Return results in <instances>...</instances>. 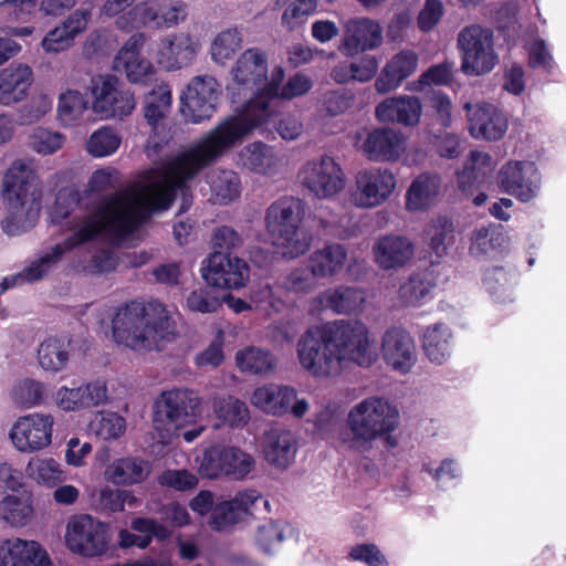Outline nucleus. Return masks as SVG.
I'll use <instances>...</instances> for the list:
<instances>
[{
  "label": "nucleus",
  "mask_w": 566,
  "mask_h": 566,
  "mask_svg": "<svg viewBox=\"0 0 566 566\" xmlns=\"http://www.w3.org/2000/svg\"><path fill=\"white\" fill-rule=\"evenodd\" d=\"M296 451L297 440L292 431L274 428L265 432L263 455L269 464L286 469L293 463Z\"/></svg>",
  "instance_id": "obj_31"
},
{
  "label": "nucleus",
  "mask_w": 566,
  "mask_h": 566,
  "mask_svg": "<svg viewBox=\"0 0 566 566\" xmlns=\"http://www.w3.org/2000/svg\"><path fill=\"white\" fill-rule=\"evenodd\" d=\"M254 464L253 457L240 448L217 444L205 450L199 473L208 479L221 475L243 479L253 470Z\"/></svg>",
  "instance_id": "obj_15"
},
{
  "label": "nucleus",
  "mask_w": 566,
  "mask_h": 566,
  "mask_svg": "<svg viewBox=\"0 0 566 566\" xmlns=\"http://www.w3.org/2000/svg\"><path fill=\"white\" fill-rule=\"evenodd\" d=\"M243 166L256 174H270L276 165L273 149L263 142H253L244 147Z\"/></svg>",
  "instance_id": "obj_48"
},
{
  "label": "nucleus",
  "mask_w": 566,
  "mask_h": 566,
  "mask_svg": "<svg viewBox=\"0 0 566 566\" xmlns=\"http://www.w3.org/2000/svg\"><path fill=\"white\" fill-rule=\"evenodd\" d=\"M45 387L42 382L25 378L20 380L12 390V399L18 406L30 408L43 401Z\"/></svg>",
  "instance_id": "obj_59"
},
{
  "label": "nucleus",
  "mask_w": 566,
  "mask_h": 566,
  "mask_svg": "<svg viewBox=\"0 0 566 566\" xmlns=\"http://www.w3.org/2000/svg\"><path fill=\"white\" fill-rule=\"evenodd\" d=\"M206 282L224 290H238L245 286L250 277L248 263L232 252L213 251L202 269Z\"/></svg>",
  "instance_id": "obj_16"
},
{
  "label": "nucleus",
  "mask_w": 566,
  "mask_h": 566,
  "mask_svg": "<svg viewBox=\"0 0 566 566\" xmlns=\"http://www.w3.org/2000/svg\"><path fill=\"white\" fill-rule=\"evenodd\" d=\"M462 51V71L468 75L491 72L497 62L493 51L492 33L480 25L464 28L458 39Z\"/></svg>",
  "instance_id": "obj_13"
},
{
  "label": "nucleus",
  "mask_w": 566,
  "mask_h": 566,
  "mask_svg": "<svg viewBox=\"0 0 566 566\" xmlns=\"http://www.w3.org/2000/svg\"><path fill=\"white\" fill-rule=\"evenodd\" d=\"M303 184L318 198L339 192L345 186L340 166L329 156L310 161L303 170Z\"/></svg>",
  "instance_id": "obj_21"
},
{
  "label": "nucleus",
  "mask_w": 566,
  "mask_h": 566,
  "mask_svg": "<svg viewBox=\"0 0 566 566\" xmlns=\"http://www.w3.org/2000/svg\"><path fill=\"white\" fill-rule=\"evenodd\" d=\"M283 80V67L275 66L271 80L263 82L258 93H254L237 114L226 117L211 130L230 148L255 129L261 133L269 132V122L275 115L271 102L279 98Z\"/></svg>",
  "instance_id": "obj_5"
},
{
  "label": "nucleus",
  "mask_w": 566,
  "mask_h": 566,
  "mask_svg": "<svg viewBox=\"0 0 566 566\" xmlns=\"http://www.w3.org/2000/svg\"><path fill=\"white\" fill-rule=\"evenodd\" d=\"M65 543L78 555L101 556L108 549L107 525L88 514L74 515L66 524Z\"/></svg>",
  "instance_id": "obj_12"
},
{
  "label": "nucleus",
  "mask_w": 566,
  "mask_h": 566,
  "mask_svg": "<svg viewBox=\"0 0 566 566\" xmlns=\"http://www.w3.org/2000/svg\"><path fill=\"white\" fill-rule=\"evenodd\" d=\"M258 502L268 504V501H264L255 490L238 492L233 499L220 502L214 506L209 524L218 532L224 531L242 521L247 515H253L252 510Z\"/></svg>",
  "instance_id": "obj_25"
},
{
  "label": "nucleus",
  "mask_w": 566,
  "mask_h": 566,
  "mask_svg": "<svg viewBox=\"0 0 566 566\" xmlns=\"http://www.w3.org/2000/svg\"><path fill=\"white\" fill-rule=\"evenodd\" d=\"M441 178L437 174L423 172L416 177L406 193L409 211L428 209L439 195Z\"/></svg>",
  "instance_id": "obj_38"
},
{
  "label": "nucleus",
  "mask_w": 566,
  "mask_h": 566,
  "mask_svg": "<svg viewBox=\"0 0 566 566\" xmlns=\"http://www.w3.org/2000/svg\"><path fill=\"white\" fill-rule=\"evenodd\" d=\"M347 422L354 443L367 446L379 437H386L388 447L397 446L390 432L399 424V412L381 398H368L356 405L349 411Z\"/></svg>",
  "instance_id": "obj_7"
},
{
  "label": "nucleus",
  "mask_w": 566,
  "mask_h": 566,
  "mask_svg": "<svg viewBox=\"0 0 566 566\" xmlns=\"http://www.w3.org/2000/svg\"><path fill=\"white\" fill-rule=\"evenodd\" d=\"M429 247L438 255L447 253V247L453 241L454 226L447 217H438L431 221L427 229Z\"/></svg>",
  "instance_id": "obj_50"
},
{
  "label": "nucleus",
  "mask_w": 566,
  "mask_h": 566,
  "mask_svg": "<svg viewBox=\"0 0 566 566\" xmlns=\"http://www.w3.org/2000/svg\"><path fill=\"white\" fill-rule=\"evenodd\" d=\"M208 184L214 202L219 205H228L241 193L240 177L232 170L212 171L208 176Z\"/></svg>",
  "instance_id": "obj_45"
},
{
  "label": "nucleus",
  "mask_w": 566,
  "mask_h": 566,
  "mask_svg": "<svg viewBox=\"0 0 566 566\" xmlns=\"http://www.w3.org/2000/svg\"><path fill=\"white\" fill-rule=\"evenodd\" d=\"M537 168L528 161H509L497 176L500 189L522 202L532 200L538 190Z\"/></svg>",
  "instance_id": "obj_20"
},
{
  "label": "nucleus",
  "mask_w": 566,
  "mask_h": 566,
  "mask_svg": "<svg viewBox=\"0 0 566 566\" xmlns=\"http://www.w3.org/2000/svg\"><path fill=\"white\" fill-rule=\"evenodd\" d=\"M454 63L448 60L429 66L419 77V84L424 86H448L453 81Z\"/></svg>",
  "instance_id": "obj_63"
},
{
  "label": "nucleus",
  "mask_w": 566,
  "mask_h": 566,
  "mask_svg": "<svg viewBox=\"0 0 566 566\" xmlns=\"http://www.w3.org/2000/svg\"><path fill=\"white\" fill-rule=\"evenodd\" d=\"M33 82V72L29 65L11 64L0 71V103L12 105L24 99Z\"/></svg>",
  "instance_id": "obj_36"
},
{
  "label": "nucleus",
  "mask_w": 566,
  "mask_h": 566,
  "mask_svg": "<svg viewBox=\"0 0 566 566\" xmlns=\"http://www.w3.org/2000/svg\"><path fill=\"white\" fill-rule=\"evenodd\" d=\"M470 134L474 138L499 140L507 130L506 117L492 104H465Z\"/></svg>",
  "instance_id": "obj_26"
},
{
  "label": "nucleus",
  "mask_w": 566,
  "mask_h": 566,
  "mask_svg": "<svg viewBox=\"0 0 566 566\" xmlns=\"http://www.w3.org/2000/svg\"><path fill=\"white\" fill-rule=\"evenodd\" d=\"M91 499L93 510L104 516L123 512L125 505L136 506L137 504V499L132 492L111 486H104L94 492Z\"/></svg>",
  "instance_id": "obj_41"
},
{
  "label": "nucleus",
  "mask_w": 566,
  "mask_h": 566,
  "mask_svg": "<svg viewBox=\"0 0 566 566\" xmlns=\"http://www.w3.org/2000/svg\"><path fill=\"white\" fill-rule=\"evenodd\" d=\"M32 495L29 492L22 494H0V518L12 526H24L33 514Z\"/></svg>",
  "instance_id": "obj_44"
},
{
  "label": "nucleus",
  "mask_w": 566,
  "mask_h": 566,
  "mask_svg": "<svg viewBox=\"0 0 566 566\" xmlns=\"http://www.w3.org/2000/svg\"><path fill=\"white\" fill-rule=\"evenodd\" d=\"M413 253L412 242L402 235H382L373 247L374 261L385 271L405 266L412 259Z\"/></svg>",
  "instance_id": "obj_28"
},
{
  "label": "nucleus",
  "mask_w": 566,
  "mask_h": 566,
  "mask_svg": "<svg viewBox=\"0 0 566 566\" xmlns=\"http://www.w3.org/2000/svg\"><path fill=\"white\" fill-rule=\"evenodd\" d=\"M214 411L223 423L230 427H240L248 422L249 410L247 405L238 398L229 396L214 402Z\"/></svg>",
  "instance_id": "obj_51"
},
{
  "label": "nucleus",
  "mask_w": 566,
  "mask_h": 566,
  "mask_svg": "<svg viewBox=\"0 0 566 566\" xmlns=\"http://www.w3.org/2000/svg\"><path fill=\"white\" fill-rule=\"evenodd\" d=\"M316 0H295L282 14V23L290 30L303 24L316 11Z\"/></svg>",
  "instance_id": "obj_61"
},
{
  "label": "nucleus",
  "mask_w": 566,
  "mask_h": 566,
  "mask_svg": "<svg viewBox=\"0 0 566 566\" xmlns=\"http://www.w3.org/2000/svg\"><path fill=\"white\" fill-rule=\"evenodd\" d=\"M27 473L38 483H43L48 485H54L64 479L63 471L60 468V463L52 458L31 459L27 467Z\"/></svg>",
  "instance_id": "obj_54"
},
{
  "label": "nucleus",
  "mask_w": 566,
  "mask_h": 566,
  "mask_svg": "<svg viewBox=\"0 0 566 566\" xmlns=\"http://www.w3.org/2000/svg\"><path fill=\"white\" fill-rule=\"evenodd\" d=\"M81 202V193L74 186L61 188L50 208L51 221L54 224L61 223L69 218Z\"/></svg>",
  "instance_id": "obj_52"
},
{
  "label": "nucleus",
  "mask_w": 566,
  "mask_h": 566,
  "mask_svg": "<svg viewBox=\"0 0 566 566\" xmlns=\"http://www.w3.org/2000/svg\"><path fill=\"white\" fill-rule=\"evenodd\" d=\"M196 53V44L190 34L168 35L160 41L158 63L167 71L180 70L192 62Z\"/></svg>",
  "instance_id": "obj_32"
},
{
  "label": "nucleus",
  "mask_w": 566,
  "mask_h": 566,
  "mask_svg": "<svg viewBox=\"0 0 566 566\" xmlns=\"http://www.w3.org/2000/svg\"><path fill=\"white\" fill-rule=\"evenodd\" d=\"M86 108V102L78 91H67L59 98L57 116L64 126H72Z\"/></svg>",
  "instance_id": "obj_56"
},
{
  "label": "nucleus",
  "mask_w": 566,
  "mask_h": 566,
  "mask_svg": "<svg viewBox=\"0 0 566 566\" xmlns=\"http://www.w3.org/2000/svg\"><path fill=\"white\" fill-rule=\"evenodd\" d=\"M117 71H124L127 80L134 84L147 85L155 80L156 69L147 59H136L114 63Z\"/></svg>",
  "instance_id": "obj_58"
},
{
  "label": "nucleus",
  "mask_w": 566,
  "mask_h": 566,
  "mask_svg": "<svg viewBox=\"0 0 566 566\" xmlns=\"http://www.w3.org/2000/svg\"><path fill=\"white\" fill-rule=\"evenodd\" d=\"M242 35L237 28L221 31L212 41L210 53L216 63L224 64L242 46Z\"/></svg>",
  "instance_id": "obj_49"
},
{
  "label": "nucleus",
  "mask_w": 566,
  "mask_h": 566,
  "mask_svg": "<svg viewBox=\"0 0 566 566\" xmlns=\"http://www.w3.org/2000/svg\"><path fill=\"white\" fill-rule=\"evenodd\" d=\"M90 430L103 440L117 439L125 431V419L115 412H101L91 421Z\"/></svg>",
  "instance_id": "obj_57"
},
{
  "label": "nucleus",
  "mask_w": 566,
  "mask_h": 566,
  "mask_svg": "<svg viewBox=\"0 0 566 566\" xmlns=\"http://www.w3.org/2000/svg\"><path fill=\"white\" fill-rule=\"evenodd\" d=\"M200 415V398L193 390L171 389L163 391L155 401L154 423L157 430L160 424L180 429L193 423Z\"/></svg>",
  "instance_id": "obj_11"
},
{
  "label": "nucleus",
  "mask_w": 566,
  "mask_h": 566,
  "mask_svg": "<svg viewBox=\"0 0 566 566\" xmlns=\"http://www.w3.org/2000/svg\"><path fill=\"white\" fill-rule=\"evenodd\" d=\"M238 368L242 373L252 375H265L275 368V357L270 350H264L254 346L245 347L235 354Z\"/></svg>",
  "instance_id": "obj_46"
},
{
  "label": "nucleus",
  "mask_w": 566,
  "mask_h": 566,
  "mask_svg": "<svg viewBox=\"0 0 566 566\" xmlns=\"http://www.w3.org/2000/svg\"><path fill=\"white\" fill-rule=\"evenodd\" d=\"M229 149L231 148L210 129L187 150L168 160L158 178L140 186L138 197L156 212L168 210L176 199L178 189Z\"/></svg>",
  "instance_id": "obj_2"
},
{
  "label": "nucleus",
  "mask_w": 566,
  "mask_h": 566,
  "mask_svg": "<svg viewBox=\"0 0 566 566\" xmlns=\"http://www.w3.org/2000/svg\"><path fill=\"white\" fill-rule=\"evenodd\" d=\"M53 417L34 412L20 417L10 430L14 447L21 452L39 451L52 442Z\"/></svg>",
  "instance_id": "obj_17"
},
{
  "label": "nucleus",
  "mask_w": 566,
  "mask_h": 566,
  "mask_svg": "<svg viewBox=\"0 0 566 566\" xmlns=\"http://www.w3.org/2000/svg\"><path fill=\"white\" fill-rule=\"evenodd\" d=\"M375 113L379 122L415 126L420 120L422 105L416 96L390 97L378 104Z\"/></svg>",
  "instance_id": "obj_33"
},
{
  "label": "nucleus",
  "mask_w": 566,
  "mask_h": 566,
  "mask_svg": "<svg viewBox=\"0 0 566 566\" xmlns=\"http://www.w3.org/2000/svg\"><path fill=\"white\" fill-rule=\"evenodd\" d=\"M493 170L494 163L490 154L471 150L463 169L457 172L459 189L467 196H472L474 190L490 179Z\"/></svg>",
  "instance_id": "obj_35"
},
{
  "label": "nucleus",
  "mask_w": 566,
  "mask_h": 566,
  "mask_svg": "<svg viewBox=\"0 0 566 566\" xmlns=\"http://www.w3.org/2000/svg\"><path fill=\"white\" fill-rule=\"evenodd\" d=\"M418 55L412 50H401L395 54L376 78L375 87L379 93L396 90L418 66Z\"/></svg>",
  "instance_id": "obj_34"
},
{
  "label": "nucleus",
  "mask_w": 566,
  "mask_h": 566,
  "mask_svg": "<svg viewBox=\"0 0 566 566\" xmlns=\"http://www.w3.org/2000/svg\"><path fill=\"white\" fill-rule=\"evenodd\" d=\"M305 205L300 198L283 196L273 201L265 212L266 231L273 243L291 259L305 254L311 237L301 230Z\"/></svg>",
  "instance_id": "obj_6"
},
{
  "label": "nucleus",
  "mask_w": 566,
  "mask_h": 566,
  "mask_svg": "<svg viewBox=\"0 0 566 566\" xmlns=\"http://www.w3.org/2000/svg\"><path fill=\"white\" fill-rule=\"evenodd\" d=\"M88 9L73 11L60 25L50 30L42 40V48L46 53H59L67 50L75 39L82 33L91 20Z\"/></svg>",
  "instance_id": "obj_30"
},
{
  "label": "nucleus",
  "mask_w": 566,
  "mask_h": 566,
  "mask_svg": "<svg viewBox=\"0 0 566 566\" xmlns=\"http://www.w3.org/2000/svg\"><path fill=\"white\" fill-rule=\"evenodd\" d=\"M381 355L394 370L407 374L417 361L416 344L405 328L390 327L382 335Z\"/></svg>",
  "instance_id": "obj_24"
},
{
  "label": "nucleus",
  "mask_w": 566,
  "mask_h": 566,
  "mask_svg": "<svg viewBox=\"0 0 566 566\" xmlns=\"http://www.w3.org/2000/svg\"><path fill=\"white\" fill-rule=\"evenodd\" d=\"M188 7L181 0H145L116 19V27L129 32L140 27L151 29H170L185 21Z\"/></svg>",
  "instance_id": "obj_9"
},
{
  "label": "nucleus",
  "mask_w": 566,
  "mask_h": 566,
  "mask_svg": "<svg viewBox=\"0 0 566 566\" xmlns=\"http://www.w3.org/2000/svg\"><path fill=\"white\" fill-rule=\"evenodd\" d=\"M297 357L314 377H332L340 373L343 360L370 367L377 353L364 323L340 319L307 328L297 342Z\"/></svg>",
  "instance_id": "obj_1"
},
{
  "label": "nucleus",
  "mask_w": 566,
  "mask_h": 566,
  "mask_svg": "<svg viewBox=\"0 0 566 566\" xmlns=\"http://www.w3.org/2000/svg\"><path fill=\"white\" fill-rule=\"evenodd\" d=\"M232 82L228 90L233 95L250 91L258 93L261 84L268 80V56L258 49L245 50L231 69Z\"/></svg>",
  "instance_id": "obj_19"
},
{
  "label": "nucleus",
  "mask_w": 566,
  "mask_h": 566,
  "mask_svg": "<svg viewBox=\"0 0 566 566\" xmlns=\"http://www.w3.org/2000/svg\"><path fill=\"white\" fill-rule=\"evenodd\" d=\"M430 291V284L420 273H415L400 285V297L408 304L416 305Z\"/></svg>",
  "instance_id": "obj_64"
},
{
  "label": "nucleus",
  "mask_w": 566,
  "mask_h": 566,
  "mask_svg": "<svg viewBox=\"0 0 566 566\" xmlns=\"http://www.w3.org/2000/svg\"><path fill=\"white\" fill-rule=\"evenodd\" d=\"M6 217L1 221L8 235L30 231L39 221L42 208V188L35 171L21 160L7 170L2 184Z\"/></svg>",
  "instance_id": "obj_4"
},
{
  "label": "nucleus",
  "mask_w": 566,
  "mask_h": 566,
  "mask_svg": "<svg viewBox=\"0 0 566 566\" xmlns=\"http://www.w3.org/2000/svg\"><path fill=\"white\" fill-rule=\"evenodd\" d=\"M382 43L380 24L369 18H353L344 25V35L338 50L346 56L377 49Z\"/></svg>",
  "instance_id": "obj_22"
},
{
  "label": "nucleus",
  "mask_w": 566,
  "mask_h": 566,
  "mask_svg": "<svg viewBox=\"0 0 566 566\" xmlns=\"http://www.w3.org/2000/svg\"><path fill=\"white\" fill-rule=\"evenodd\" d=\"M71 339L64 340L57 337L44 339L38 348L40 366L50 373L63 370L70 360Z\"/></svg>",
  "instance_id": "obj_43"
},
{
  "label": "nucleus",
  "mask_w": 566,
  "mask_h": 566,
  "mask_svg": "<svg viewBox=\"0 0 566 566\" xmlns=\"http://www.w3.org/2000/svg\"><path fill=\"white\" fill-rule=\"evenodd\" d=\"M346 260V248L340 243H329L314 251L310 256L308 264L313 273L323 279L339 273Z\"/></svg>",
  "instance_id": "obj_39"
},
{
  "label": "nucleus",
  "mask_w": 566,
  "mask_h": 566,
  "mask_svg": "<svg viewBox=\"0 0 566 566\" xmlns=\"http://www.w3.org/2000/svg\"><path fill=\"white\" fill-rule=\"evenodd\" d=\"M65 137L45 128H38L31 136L30 145L34 151L41 155H51L62 148Z\"/></svg>",
  "instance_id": "obj_62"
},
{
  "label": "nucleus",
  "mask_w": 566,
  "mask_h": 566,
  "mask_svg": "<svg viewBox=\"0 0 566 566\" xmlns=\"http://www.w3.org/2000/svg\"><path fill=\"white\" fill-rule=\"evenodd\" d=\"M103 207L104 198L98 202L94 211L83 220L73 234L66 237L61 243L55 244L49 253L27 266L25 273L29 275V279L41 280L62 260L65 252L92 242L103 234H115V227L109 223L111 221H108L107 217L99 212Z\"/></svg>",
  "instance_id": "obj_8"
},
{
  "label": "nucleus",
  "mask_w": 566,
  "mask_h": 566,
  "mask_svg": "<svg viewBox=\"0 0 566 566\" xmlns=\"http://www.w3.org/2000/svg\"><path fill=\"white\" fill-rule=\"evenodd\" d=\"M144 461L136 458L118 459L112 467V479L117 484H134L145 480Z\"/></svg>",
  "instance_id": "obj_53"
},
{
  "label": "nucleus",
  "mask_w": 566,
  "mask_h": 566,
  "mask_svg": "<svg viewBox=\"0 0 566 566\" xmlns=\"http://www.w3.org/2000/svg\"><path fill=\"white\" fill-rule=\"evenodd\" d=\"M115 227V234L125 237L133 233L139 226L148 221L156 211L133 191L122 189L104 197V207L99 211Z\"/></svg>",
  "instance_id": "obj_10"
},
{
  "label": "nucleus",
  "mask_w": 566,
  "mask_h": 566,
  "mask_svg": "<svg viewBox=\"0 0 566 566\" xmlns=\"http://www.w3.org/2000/svg\"><path fill=\"white\" fill-rule=\"evenodd\" d=\"M220 85L211 75L195 76L180 97V112L187 122L199 124L217 111Z\"/></svg>",
  "instance_id": "obj_14"
},
{
  "label": "nucleus",
  "mask_w": 566,
  "mask_h": 566,
  "mask_svg": "<svg viewBox=\"0 0 566 566\" xmlns=\"http://www.w3.org/2000/svg\"><path fill=\"white\" fill-rule=\"evenodd\" d=\"M171 90L168 84L161 83L154 87L144 101V117L148 125L155 127L166 117L171 108Z\"/></svg>",
  "instance_id": "obj_47"
},
{
  "label": "nucleus",
  "mask_w": 566,
  "mask_h": 566,
  "mask_svg": "<svg viewBox=\"0 0 566 566\" xmlns=\"http://www.w3.org/2000/svg\"><path fill=\"white\" fill-rule=\"evenodd\" d=\"M172 328L167 308L158 301H130L118 307L112 319L115 342L134 350H150L158 340H169Z\"/></svg>",
  "instance_id": "obj_3"
},
{
  "label": "nucleus",
  "mask_w": 566,
  "mask_h": 566,
  "mask_svg": "<svg viewBox=\"0 0 566 566\" xmlns=\"http://www.w3.org/2000/svg\"><path fill=\"white\" fill-rule=\"evenodd\" d=\"M365 302L364 292L358 287L338 286L325 291L321 303L337 314H352L360 310Z\"/></svg>",
  "instance_id": "obj_42"
},
{
  "label": "nucleus",
  "mask_w": 566,
  "mask_h": 566,
  "mask_svg": "<svg viewBox=\"0 0 566 566\" xmlns=\"http://www.w3.org/2000/svg\"><path fill=\"white\" fill-rule=\"evenodd\" d=\"M405 149L400 132L392 128H374L366 134L360 150L367 159L376 163H390L399 159Z\"/></svg>",
  "instance_id": "obj_27"
},
{
  "label": "nucleus",
  "mask_w": 566,
  "mask_h": 566,
  "mask_svg": "<svg viewBox=\"0 0 566 566\" xmlns=\"http://www.w3.org/2000/svg\"><path fill=\"white\" fill-rule=\"evenodd\" d=\"M120 142L119 135L113 128L102 127L90 136L86 149L94 157H105L114 154Z\"/></svg>",
  "instance_id": "obj_55"
},
{
  "label": "nucleus",
  "mask_w": 566,
  "mask_h": 566,
  "mask_svg": "<svg viewBox=\"0 0 566 566\" xmlns=\"http://www.w3.org/2000/svg\"><path fill=\"white\" fill-rule=\"evenodd\" d=\"M117 84L118 80L114 75L92 80L93 109L106 118L126 116L135 107L134 94L118 90Z\"/></svg>",
  "instance_id": "obj_18"
},
{
  "label": "nucleus",
  "mask_w": 566,
  "mask_h": 566,
  "mask_svg": "<svg viewBox=\"0 0 566 566\" xmlns=\"http://www.w3.org/2000/svg\"><path fill=\"white\" fill-rule=\"evenodd\" d=\"M296 390L290 386L275 384L256 388L252 394V402L255 407L273 416L289 413L290 403L296 399Z\"/></svg>",
  "instance_id": "obj_37"
},
{
  "label": "nucleus",
  "mask_w": 566,
  "mask_h": 566,
  "mask_svg": "<svg viewBox=\"0 0 566 566\" xmlns=\"http://www.w3.org/2000/svg\"><path fill=\"white\" fill-rule=\"evenodd\" d=\"M451 337L450 328L443 323H437L426 329L422 348L430 361L441 365L450 357Z\"/></svg>",
  "instance_id": "obj_40"
},
{
  "label": "nucleus",
  "mask_w": 566,
  "mask_h": 566,
  "mask_svg": "<svg viewBox=\"0 0 566 566\" xmlns=\"http://www.w3.org/2000/svg\"><path fill=\"white\" fill-rule=\"evenodd\" d=\"M358 193L356 203L363 208H373L385 202L396 188V177L387 168H370L356 176Z\"/></svg>",
  "instance_id": "obj_23"
},
{
  "label": "nucleus",
  "mask_w": 566,
  "mask_h": 566,
  "mask_svg": "<svg viewBox=\"0 0 566 566\" xmlns=\"http://www.w3.org/2000/svg\"><path fill=\"white\" fill-rule=\"evenodd\" d=\"M189 311L196 313H214L221 306L220 295L210 286L199 287L190 292L186 298Z\"/></svg>",
  "instance_id": "obj_60"
},
{
  "label": "nucleus",
  "mask_w": 566,
  "mask_h": 566,
  "mask_svg": "<svg viewBox=\"0 0 566 566\" xmlns=\"http://www.w3.org/2000/svg\"><path fill=\"white\" fill-rule=\"evenodd\" d=\"M0 566H52V563L38 542L14 538L0 545Z\"/></svg>",
  "instance_id": "obj_29"
}]
</instances>
